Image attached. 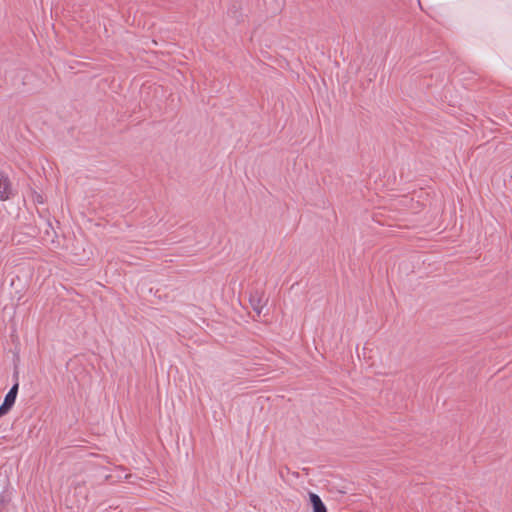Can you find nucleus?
Segmentation results:
<instances>
[{"label": "nucleus", "instance_id": "f257e3e1", "mask_svg": "<svg viewBox=\"0 0 512 512\" xmlns=\"http://www.w3.org/2000/svg\"><path fill=\"white\" fill-rule=\"evenodd\" d=\"M250 303L254 309V311L257 312V314H260L263 307L265 306L266 301L263 299V296L256 292L255 294H252L250 296Z\"/></svg>", "mask_w": 512, "mask_h": 512}, {"label": "nucleus", "instance_id": "f03ea898", "mask_svg": "<svg viewBox=\"0 0 512 512\" xmlns=\"http://www.w3.org/2000/svg\"><path fill=\"white\" fill-rule=\"evenodd\" d=\"M309 496L311 504L313 506V512H327L324 503L317 494L310 493Z\"/></svg>", "mask_w": 512, "mask_h": 512}, {"label": "nucleus", "instance_id": "7ed1b4c3", "mask_svg": "<svg viewBox=\"0 0 512 512\" xmlns=\"http://www.w3.org/2000/svg\"><path fill=\"white\" fill-rule=\"evenodd\" d=\"M18 387V383H15L6 394L4 401L14 405L18 393Z\"/></svg>", "mask_w": 512, "mask_h": 512}, {"label": "nucleus", "instance_id": "20e7f679", "mask_svg": "<svg viewBox=\"0 0 512 512\" xmlns=\"http://www.w3.org/2000/svg\"><path fill=\"white\" fill-rule=\"evenodd\" d=\"M13 407V404L4 401L0 406V417L7 414L8 411Z\"/></svg>", "mask_w": 512, "mask_h": 512}, {"label": "nucleus", "instance_id": "39448f33", "mask_svg": "<svg viewBox=\"0 0 512 512\" xmlns=\"http://www.w3.org/2000/svg\"><path fill=\"white\" fill-rule=\"evenodd\" d=\"M13 407V404L4 401L0 406V417L7 414L8 411Z\"/></svg>", "mask_w": 512, "mask_h": 512}]
</instances>
